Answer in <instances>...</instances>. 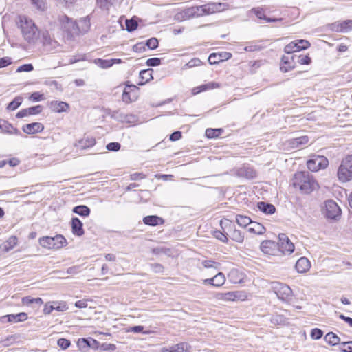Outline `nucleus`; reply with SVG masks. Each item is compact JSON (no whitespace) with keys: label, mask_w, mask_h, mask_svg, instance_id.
Listing matches in <instances>:
<instances>
[{"label":"nucleus","mask_w":352,"mask_h":352,"mask_svg":"<svg viewBox=\"0 0 352 352\" xmlns=\"http://www.w3.org/2000/svg\"><path fill=\"white\" fill-rule=\"evenodd\" d=\"M223 8L224 4L221 3H212L200 6H192L178 12L175 14L174 19L182 22L192 18L219 12L223 10Z\"/></svg>","instance_id":"nucleus-1"},{"label":"nucleus","mask_w":352,"mask_h":352,"mask_svg":"<svg viewBox=\"0 0 352 352\" xmlns=\"http://www.w3.org/2000/svg\"><path fill=\"white\" fill-rule=\"evenodd\" d=\"M17 23L23 39L29 45H35L40 39L41 31L33 20L25 16H20Z\"/></svg>","instance_id":"nucleus-2"},{"label":"nucleus","mask_w":352,"mask_h":352,"mask_svg":"<svg viewBox=\"0 0 352 352\" xmlns=\"http://www.w3.org/2000/svg\"><path fill=\"white\" fill-rule=\"evenodd\" d=\"M292 185L302 193L309 194L318 188V184L308 172H297L292 179Z\"/></svg>","instance_id":"nucleus-3"},{"label":"nucleus","mask_w":352,"mask_h":352,"mask_svg":"<svg viewBox=\"0 0 352 352\" xmlns=\"http://www.w3.org/2000/svg\"><path fill=\"white\" fill-rule=\"evenodd\" d=\"M338 177L342 182L352 179V155H347L342 161L338 170Z\"/></svg>","instance_id":"nucleus-4"},{"label":"nucleus","mask_w":352,"mask_h":352,"mask_svg":"<svg viewBox=\"0 0 352 352\" xmlns=\"http://www.w3.org/2000/svg\"><path fill=\"white\" fill-rule=\"evenodd\" d=\"M67 240L61 234L54 237L43 236L39 239V244L45 248L59 249L67 244Z\"/></svg>","instance_id":"nucleus-5"},{"label":"nucleus","mask_w":352,"mask_h":352,"mask_svg":"<svg viewBox=\"0 0 352 352\" xmlns=\"http://www.w3.org/2000/svg\"><path fill=\"white\" fill-rule=\"evenodd\" d=\"M329 165V160L323 155H314L307 162L308 169L312 172H317L326 168Z\"/></svg>","instance_id":"nucleus-6"},{"label":"nucleus","mask_w":352,"mask_h":352,"mask_svg":"<svg viewBox=\"0 0 352 352\" xmlns=\"http://www.w3.org/2000/svg\"><path fill=\"white\" fill-rule=\"evenodd\" d=\"M324 215L329 219L336 220L341 215V210L333 200H327L324 203Z\"/></svg>","instance_id":"nucleus-7"},{"label":"nucleus","mask_w":352,"mask_h":352,"mask_svg":"<svg viewBox=\"0 0 352 352\" xmlns=\"http://www.w3.org/2000/svg\"><path fill=\"white\" fill-rule=\"evenodd\" d=\"M278 252H281L283 254H290L294 250V243L289 239L285 234L278 235Z\"/></svg>","instance_id":"nucleus-8"},{"label":"nucleus","mask_w":352,"mask_h":352,"mask_svg":"<svg viewBox=\"0 0 352 352\" xmlns=\"http://www.w3.org/2000/svg\"><path fill=\"white\" fill-rule=\"evenodd\" d=\"M277 297L283 301H289L292 298V290L287 285L278 283L274 287Z\"/></svg>","instance_id":"nucleus-9"},{"label":"nucleus","mask_w":352,"mask_h":352,"mask_svg":"<svg viewBox=\"0 0 352 352\" xmlns=\"http://www.w3.org/2000/svg\"><path fill=\"white\" fill-rule=\"evenodd\" d=\"M138 87L135 85L126 86L122 93V101L126 103H131L137 100L138 96Z\"/></svg>","instance_id":"nucleus-10"},{"label":"nucleus","mask_w":352,"mask_h":352,"mask_svg":"<svg viewBox=\"0 0 352 352\" xmlns=\"http://www.w3.org/2000/svg\"><path fill=\"white\" fill-rule=\"evenodd\" d=\"M280 70L283 72H287L296 67V55L283 56L281 58Z\"/></svg>","instance_id":"nucleus-11"},{"label":"nucleus","mask_w":352,"mask_h":352,"mask_svg":"<svg viewBox=\"0 0 352 352\" xmlns=\"http://www.w3.org/2000/svg\"><path fill=\"white\" fill-rule=\"evenodd\" d=\"M260 248L265 254L275 256L278 253V243L271 240L263 241L260 245Z\"/></svg>","instance_id":"nucleus-12"},{"label":"nucleus","mask_w":352,"mask_h":352,"mask_svg":"<svg viewBox=\"0 0 352 352\" xmlns=\"http://www.w3.org/2000/svg\"><path fill=\"white\" fill-rule=\"evenodd\" d=\"M232 57V54L227 52L212 53L208 57V62L210 65H215L223 60H227Z\"/></svg>","instance_id":"nucleus-13"},{"label":"nucleus","mask_w":352,"mask_h":352,"mask_svg":"<svg viewBox=\"0 0 352 352\" xmlns=\"http://www.w3.org/2000/svg\"><path fill=\"white\" fill-rule=\"evenodd\" d=\"M43 111V107L41 105H36L31 107L30 108L23 109L19 111L16 117L17 118H22L28 116L37 115Z\"/></svg>","instance_id":"nucleus-14"},{"label":"nucleus","mask_w":352,"mask_h":352,"mask_svg":"<svg viewBox=\"0 0 352 352\" xmlns=\"http://www.w3.org/2000/svg\"><path fill=\"white\" fill-rule=\"evenodd\" d=\"M43 129L44 126L40 122H32L30 124H25L22 128V130L24 133L30 135L40 133L43 131Z\"/></svg>","instance_id":"nucleus-15"},{"label":"nucleus","mask_w":352,"mask_h":352,"mask_svg":"<svg viewBox=\"0 0 352 352\" xmlns=\"http://www.w3.org/2000/svg\"><path fill=\"white\" fill-rule=\"evenodd\" d=\"M40 31V39L38 42L42 43L44 46L55 47L56 42L51 37L49 32L46 30Z\"/></svg>","instance_id":"nucleus-16"},{"label":"nucleus","mask_w":352,"mask_h":352,"mask_svg":"<svg viewBox=\"0 0 352 352\" xmlns=\"http://www.w3.org/2000/svg\"><path fill=\"white\" fill-rule=\"evenodd\" d=\"M0 129L2 132L10 135H19L20 131L5 120H0Z\"/></svg>","instance_id":"nucleus-17"},{"label":"nucleus","mask_w":352,"mask_h":352,"mask_svg":"<svg viewBox=\"0 0 352 352\" xmlns=\"http://www.w3.org/2000/svg\"><path fill=\"white\" fill-rule=\"evenodd\" d=\"M82 226V221L78 218L73 217L72 219V230L74 235L81 236L84 234Z\"/></svg>","instance_id":"nucleus-18"},{"label":"nucleus","mask_w":352,"mask_h":352,"mask_svg":"<svg viewBox=\"0 0 352 352\" xmlns=\"http://www.w3.org/2000/svg\"><path fill=\"white\" fill-rule=\"evenodd\" d=\"M311 263L306 257L300 258L296 263V269L299 273H305L309 270Z\"/></svg>","instance_id":"nucleus-19"},{"label":"nucleus","mask_w":352,"mask_h":352,"mask_svg":"<svg viewBox=\"0 0 352 352\" xmlns=\"http://www.w3.org/2000/svg\"><path fill=\"white\" fill-rule=\"evenodd\" d=\"M352 29V20H346L340 23L332 24V30L336 32H346Z\"/></svg>","instance_id":"nucleus-20"},{"label":"nucleus","mask_w":352,"mask_h":352,"mask_svg":"<svg viewBox=\"0 0 352 352\" xmlns=\"http://www.w3.org/2000/svg\"><path fill=\"white\" fill-rule=\"evenodd\" d=\"M50 107L52 111L54 112L61 113L67 111L69 109V106L65 102L52 101L50 102Z\"/></svg>","instance_id":"nucleus-21"},{"label":"nucleus","mask_w":352,"mask_h":352,"mask_svg":"<svg viewBox=\"0 0 352 352\" xmlns=\"http://www.w3.org/2000/svg\"><path fill=\"white\" fill-rule=\"evenodd\" d=\"M7 318L8 322H23L27 320L28 315L25 312H21L16 314H9L2 317V319Z\"/></svg>","instance_id":"nucleus-22"},{"label":"nucleus","mask_w":352,"mask_h":352,"mask_svg":"<svg viewBox=\"0 0 352 352\" xmlns=\"http://www.w3.org/2000/svg\"><path fill=\"white\" fill-rule=\"evenodd\" d=\"M96 144V140L91 137L79 140L75 146L81 150L92 147Z\"/></svg>","instance_id":"nucleus-23"},{"label":"nucleus","mask_w":352,"mask_h":352,"mask_svg":"<svg viewBox=\"0 0 352 352\" xmlns=\"http://www.w3.org/2000/svg\"><path fill=\"white\" fill-rule=\"evenodd\" d=\"M143 222L146 225L155 226L159 224H162L164 223V220L156 215H149L146 216L143 219Z\"/></svg>","instance_id":"nucleus-24"},{"label":"nucleus","mask_w":352,"mask_h":352,"mask_svg":"<svg viewBox=\"0 0 352 352\" xmlns=\"http://www.w3.org/2000/svg\"><path fill=\"white\" fill-rule=\"evenodd\" d=\"M258 208L265 214H272L276 211L275 206L271 204L261 201L257 204Z\"/></svg>","instance_id":"nucleus-25"},{"label":"nucleus","mask_w":352,"mask_h":352,"mask_svg":"<svg viewBox=\"0 0 352 352\" xmlns=\"http://www.w3.org/2000/svg\"><path fill=\"white\" fill-rule=\"evenodd\" d=\"M248 231L251 233L262 234L265 232V228L262 224L252 221L251 224L248 228Z\"/></svg>","instance_id":"nucleus-26"},{"label":"nucleus","mask_w":352,"mask_h":352,"mask_svg":"<svg viewBox=\"0 0 352 352\" xmlns=\"http://www.w3.org/2000/svg\"><path fill=\"white\" fill-rule=\"evenodd\" d=\"M152 72H153L152 69H147L142 70L140 72V78H141V80L142 81L139 82L138 85H143L145 83H146L147 82H148L150 80L153 79Z\"/></svg>","instance_id":"nucleus-27"},{"label":"nucleus","mask_w":352,"mask_h":352,"mask_svg":"<svg viewBox=\"0 0 352 352\" xmlns=\"http://www.w3.org/2000/svg\"><path fill=\"white\" fill-rule=\"evenodd\" d=\"M219 87V84L214 83V82H209V83H207V84L201 85V86L195 87L192 89V93L194 94H198L199 92L204 91H206V90H208V89H213Z\"/></svg>","instance_id":"nucleus-28"},{"label":"nucleus","mask_w":352,"mask_h":352,"mask_svg":"<svg viewBox=\"0 0 352 352\" xmlns=\"http://www.w3.org/2000/svg\"><path fill=\"white\" fill-rule=\"evenodd\" d=\"M324 340L330 345L335 346L340 343V338L333 332L327 333L324 338Z\"/></svg>","instance_id":"nucleus-29"},{"label":"nucleus","mask_w":352,"mask_h":352,"mask_svg":"<svg viewBox=\"0 0 352 352\" xmlns=\"http://www.w3.org/2000/svg\"><path fill=\"white\" fill-rule=\"evenodd\" d=\"M220 296L219 299H222L223 300H236L241 297L240 293L238 292H229L227 293H222L219 294Z\"/></svg>","instance_id":"nucleus-30"},{"label":"nucleus","mask_w":352,"mask_h":352,"mask_svg":"<svg viewBox=\"0 0 352 352\" xmlns=\"http://www.w3.org/2000/svg\"><path fill=\"white\" fill-rule=\"evenodd\" d=\"M72 211L73 212L84 217H88L91 212L89 208L85 205L75 206Z\"/></svg>","instance_id":"nucleus-31"},{"label":"nucleus","mask_w":352,"mask_h":352,"mask_svg":"<svg viewBox=\"0 0 352 352\" xmlns=\"http://www.w3.org/2000/svg\"><path fill=\"white\" fill-rule=\"evenodd\" d=\"M191 346L187 342H180L172 346L173 352H190Z\"/></svg>","instance_id":"nucleus-32"},{"label":"nucleus","mask_w":352,"mask_h":352,"mask_svg":"<svg viewBox=\"0 0 352 352\" xmlns=\"http://www.w3.org/2000/svg\"><path fill=\"white\" fill-rule=\"evenodd\" d=\"M309 138L307 136H302L291 140L290 144L294 148H299L308 143Z\"/></svg>","instance_id":"nucleus-33"},{"label":"nucleus","mask_w":352,"mask_h":352,"mask_svg":"<svg viewBox=\"0 0 352 352\" xmlns=\"http://www.w3.org/2000/svg\"><path fill=\"white\" fill-rule=\"evenodd\" d=\"M118 120L122 122H126L129 124H135L138 122V118L133 114L120 113L119 115Z\"/></svg>","instance_id":"nucleus-34"},{"label":"nucleus","mask_w":352,"mask_h":352,"mask_svg":"<svg viewBox=\"0 0 352 352\" xmlns=\"http://www.w3.org/2000/svg\"><path fill=\"white\" fill-rule=\"evenodd\" d=\"M236 221L239 226L245 228L248 226H250L252 220L249 217L237 214L236 216Z\"/></svg>","instance_id":"nucleus-35"},{"label":"nucleus","mask_w":352,"mask_h":352,"mask_svg":"<svg viewBox=\"0 0 352 352\" xmlns=\"http://www.w3.org/2000/svg\"><path fill=\"white\" fill-rule=\"evenodd\" d=\"M118 0H96L97 6L104 10H108L111 6L118 2Z\"/></svg>","instance_id":"nucleus-36"},{"label":"nucleus","mask_w":352,"mask_h":352,"mask_svg":"<svg viewBox=\"0 0 352 352\" xmlns=\"http://www.w3.org/2000/svg\"><path fill=\"white\" fill-rule=\"evenodd\" d=\"M22 102L23 98L21 96H16L8 104L6 109L8 111H14L21 104Z\"/></svg>","instance_id":"nucleus-37"},{"label":"nucleus","mask_w":352,"mask_h":352,"mask_svg":"<svg viewBox=\"0 0 352 352\" xmlns=\"http://www.w3.org/2000/svg\"><path fill=\"white\" fill-rule=\"evenodd\" d=\"M18 242V239L16 236H11L8 239V240L6 242V243L3 246V250L5 252H8L12 250Z\"/></svg>","instance_id":"nucleus-38"},{"label":"nucleus","mask_w":352,"mask_h":352,"mask_svg":"<svg viewBox=\"0 0 352 352\" xmlns=\"http://www.w3.org/2000/svg\"><path fill=\"white\" fill-rule=\"evenodd\" d=\"M212 278L214 287H221L226 282V277L222 272L217 273Z\"/></svg>","instance_id":"nucleus-39"},{"label":"nucleus","mask_w":352,"mask_h":352,"mask_svg":"<svg viewBox=\"0 0 352 352\" xmlns=\"http://www.w3.org/2000/svg\"><path fill=\"white\" fill-rule=\"evenodd\" d=\"M31 4L39 11H45L47 9L46 0H30Z\"/></svg>","instance_id":"nucleus-40"},{"label":"nucleus","mask_w":352,"mask_h":352,"mask_svg":"<svg viewBox=\"0 0 352 352\" xmlns=\"http://www.w3.org/2000/svg\"><path fill=\"white\" fill-rule=\"evenodd\" d=\"M223 130L221 129H207L206 130V135L208 138H215L221 135Z\"/></svg>","instance_id":"nucleus-41"},{"label":"nucleus","mask_w":352,"mask_h":352,"mask_svg":"<svg viewBox=\"0 0 352 352\" xmlns=\"http://www.w3.org/2000/svg\"><path fill=\"white\" fill-rule=\"evenodd\" d=\"M43 301L42 300V298H31L30 296H26V297H23L22 298V303L25 305H30L33 303H36L37 305H41L43 304Z\"/></svg>","instance_id":"nucleus-42"},{"label":"nucleus","mask_w":352,"mask_h":352,"mask_svg":"<svg viewBox=\"0 0 352 352\" xmlns=\"http://www.w3.org/2000/svg\"><path fill=\"white\" fill-rule=\"evenodd\" d=\"M298 51L299 48L298 47V45H296L295 41H293L287 44L284 48V52L288 55H293L292 54L294 52Z\"/></svg>","instance_id":"nucleus-43"},{"label":"nucleus","mask_w":352,"mask_h":352,"mask_svg":"<svg viewBox=\"0 0 352 352\" xmlns=\"http://www.w3.org/2000/svg\"><path fill=\"white\" fill-rule=\"evenodd\" d=\"M254 12L256 16L258 19H263V20H265L267 23L274 22V21H276L279 20V19H272V18L267 17L265 15V12H264V11L262 9L254 10Z\"/></svg>","instance_id":"nucleus-44"},{"label":"nucleus","mask_w":352,"mask_h":352,"mask_svg":"<svg viewBox=\"0 0 352 352\" xmlns=\"http://www.w3.org/2000/svg\"><path fill=\"white\" fill-rule=\"evenodd\" d=\"M231 239L238 243H242L244 240V236L240 230L234 229L230 234Z\"/></svg>","instance_id":"nucleus-45"},{"label":"nucleus","mask_w":352,"mask_h":352,"mask_svg":"<svg viewBox=\"0 0 352 352\" xmlns=\"http://www.w3.org/2000/svg\"><path fill=\"white\" fill-rule=\"evenodd\" d=\"M202 265L206 268L219 269L221 264L212 260H204L201 262Z\"/></svg>","instance_id":"nucleus-46"},{"label":"nucleus","mask_w":352,"mask_h":352,"mask_svg":"<svg viewBox=\"0 0 352 352\" xmlns=\"http://www.w3.org/2000/svg\"><path fill=\"white\" fill-rule=\"evenodd\" d=\"M111 59L109 60H103L101 58H98L95 60V63L98 64L102 68H109L113 65V62H112Z\"/></svg>","instance_id":"nucleus-47"},{"label":"nucleus","mask_w":352,"mask_h":352,"mask_svg":"<svg viewBox=\"0 0 352 352\" xmlns=\"http://www.w3.org/2000/svg\"><path fill=\"white\" fill-rule=\"evenodd\" d=\"M296 61L300 65H309L311 62V59L309 55H300L296 56Z\"/></svg>","instance_id":"nucleus-48"},{"label":"nucleus","mask_w":352,"mask_h":352,"mask_svg":"<svg viewBox=\"0 0 352 352\" xmlns=\"http://www.w3.org/2000/svg\"><path fill=\"white\" fill-rule=\"evenodd\" d=\"M125 24L126 27V30L129 32H131L136 30L138 25L137 21L133 19L126 20Z\"/></svg>","instance_id":"nucleus-49"},{"label":"nucleus","mask_w":352,"mask_h":352,"mask_svg":"<svg viewBox=\"0 0 352 352\" xmlns=\"http://www.w3.org/2000/svg\"><path fill=\"white\" fill-rule=\"evenodd\" d=\"M295 42L299 48V51L306 50L310 47V43L307 40L299 39L296 40Z\"/></svg>","instance_id":"nucleus-50"},{"label":"nucleus","mask_w":352,"mask_h":352,"mask_svg":"<svg viewBox=\"0 0 352 352\" xmlns=\"http://www.w3.org/2000/svg\"><path fill=\"white\" fill-rule=\"evenodd\" d=\"M340 350L342 352H352V341L341 342Z\"/></svg>","instance_id":"nucleus-51"},{"label":"nucleus","mask_w":352,"mask_h":352,"mask_svg":"<svg viewBox=\"0 0 352 352\" xmlns=\"http://www.w3.org/2000/svg\"><path fill=\"white\" fill-rule=\"evenodd\" d=\"M159 41L157 38L153 37L146 41L145 44L151 50L156 49L158 47Z\"/></svg>","instance_id":"nucleus-52"},{"label":"nucleus","mask_w":352,"mask_h":352,"mask_svg":"<svg viewBox=\"0 0 352 352\" xmlns=\"http://www.w3.org/2000/svg\"><path fill=\"white\" fill-rule=\"evenodd\" d=\"M213 236L217 239L221 241L223 243H227L228 241V237L219 230H216L213 232Z\"/></svg>","instance_id":"nucleus-53"},{"label":"nucleus","mask_w":352,"mask_h":352,"mask_svg":"<svg viewBox=\"0 0 352 352\" xmlns=\"http://www.w3.org/2000/svg\"><path fill=\"white\" fill-rule=\"evenodd\" d=\"M322 336L323 331L318 328H314L311 331V337L312 339L318 340L320 339Z\"/></svg>","instance_id":"nucleus-54"},{"label":"nucleus","mask_w":352,"mask_h":352,"mask_svg":"<svg viewBox=\"0 0 352 352\" xmlns=\"http://www.w3.org/2000/svg\"><path fill=\"white\" fill-rule=\"evenodd\" d=\"M57 344H58V346L60 349H62L65 350V349H67V348L70 346L71 342H70V341H69V340H67V339H65V338H60V339H58V341H57Z\"/></svg>","instance_id":"nucleus-55"},{"label":"nucleus","mask_w":352,"mask_h":352,"mask_svg":"<svg viewBox=\"0 0 352 352\" xmlns=\"http://www.w3.org/2000/svg\"><path fill=\"white\" fill-rule=\"evenodd\" d=\"M44 99L43 95L39 92H34L29 97V100L32 102H39Z\"/></svg>","instance_id":"nucleus-56"},{"label":"nucleus","mask_w":352,"mask_h":352,"mask_svg":"<svg viewBox=\"0 0 352 352\" xmlns=\"http://www.w3.org/2000/svg\"><path fill=\"white\" fill-rule=\"evenodd\" d=\"M34 69V67L32 64H24L19 67L16 69L17 72H31Z\"/></svg>","instance_id":"nucleus-57"},{"label":"nucleus","mask_w":352,"mask_h":352,"mask_svg":"<svg viewBox=\"0 0 352 352\" xmlns=\"http://www.w3.org/2000/svg\"><path fill=\"white\" fill-rule=\"evenodd\" d=\"M107 149L111 151H118L120 149V144L118 142H111L107 145Z\"/></svg>","instance_id":"nucleus-58"},{"label":"nucleus","mask_w":352,"mask_h":352,"mask_svg":"<svg viewBox=\"0 0 352 352\" xmlns=\"http://www.w3.org/2000/svg\"><path fill=\"white\" fill-rule=\"evenodd\" d=\"M160 63L161 59L159 58H151L146 60V65L148 66L155 67L160 65Z\"/></svg>","instance_id":"nucleus-59"},{"label":"nucleus","mask_w":352,"mask_h":352,"mask_svg":"<svg viewBox=\"0 0 352 352\" xmlns=\"http://www.w3.org/2000/svg\"><path fill=\"white\" fill-rule=\"evenodd\" d=\"M153 253L155 254H168L170 252V250L169 248H153L152 250Z\"/></svg>","instance_id":"nucleus-60"},{"label":"nucleus","mask_w":352,"mask_h":352,"mask_svg":"<svg viewBox=\"0 0 352 352\" xmlns=\"http://www.w3.org/2000/svg\"><path fill=\"white\" fill-rule=\"evenodd\" d=\"M201 63V61L200 59L195 58L191 59L186 65V66L188 68H192L195 66H199Z\"/></svg>","instance_id":"nucleus-61"},{"label":"nucleus","mask_w":352,"mask_h":352,"mask_svg":"<svg viewBox=\"0 0 352 352\" xmlns=\"http://www.w3.org/2000/svg\"><path fill=\"white\" fill-rule=\"evenodd\" d=\"M151 267L155 273H162L164 272V267L160 263L151 264Z\"/></svg>","instance_id":"nucleus-62"},{"label":"nucleus","mask_w":352,"mask_h":352,"mask_svg":"<svg viewBox=\"0 0 352 352\" xmlns=\"http://www.w3.org/2000/svg\"><path fill=\"white\" fill-rule=\"evenodd\" d=\"M54 305V310H57L58 311H64L67 309V307L65 302L59 303L58 305L57 302H53Z\"/></svg>","instance_id":"nucleus-63"},{"label":"nucleus","mask_w":352,"mask_h":352,"mask_svg":"<svg viewBox=\"0 0 352 352\" xmlns=\"http://www.w3.org/2000/svg\"><path fill=\"white\" fill-rule=\"evenodd\" d=\"M11 63V58L9 57H3L0 58V68L6 67Z\"/></svg>","instance_id":"nucleus-64"}]
</instances>
